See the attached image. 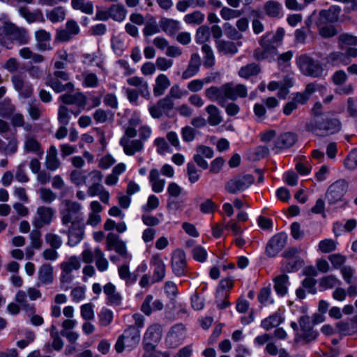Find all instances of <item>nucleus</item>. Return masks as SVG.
Listing matches in <instances>:
<instances>
[{"label":"nucleus","instance_id":"4d7b16f0","mask_svg":"<svg viewBox=\"0 0 357 357\" xmlns=\"http://www.w3.org/2000/svg\"><path fill=\"white\" fill-rule=\"evenodd\" d=\"M220 15L224 20H230L240 17L242 15V12L239 10L223 6L220 11Z\"/></svg>","mask_w":357,"mask_h":357},{"label":"nucleus","instance_id":"f03ea898","mask_svg":"<svg viewBox=\"0 0 357 357\" xmlns=\"http://www.w3.org/2000/svg\"><path fill=\"white\" fill-rule=\"evenodd\" d=\"M284 35L282 28H279L275 33H266L259 40L260 47L255 50L254 56L257 60L273 58L278 54L275 43L281 42Z\"/></svg>","mask_w":357,"mask_h":357},{"label":"nucleus","instance_id":"c9c22d12","mask_svg":"<svg viewBox=\"0 0 357 357\" xmlns=\"http://www.w3.org/2000/svg\"><path fill=\"white\" fill-rule=\"evenodd\" d=\"M149 181L151 183L152 190L156 193H160L163 191L165 181V179L160 178V173L157 169H152L149 173Z\"/></svg>","mask_w":357,"mask_h":357},{"label":"nucleus","instance_id":"7ed1b4c3","mask_svg":"<svg viewBox=\"0 0 357 357\" xmlns=\"http://www.w3.org/2000/svg\"><path fill=\"white\" fill-rule=\"evenodd\" d=\"M25 32L13 24L5 23L0 27V44L6 49H11L14 41L26 43Z\"/></svg>","mask_w":357,"mask_h":357},{"label":"nucleus","instance_id":"4468645a","mask_svg":"<svg viewBox=\"0 0 357 357\" xmlns=\"http://www.w3.org/2000/svg\"><path fill=\"white\" fill-rule=\"evenodd\" d=\"M233 281L230 278L220 280L216 292V303L219 308L222 309L230 305L227 298L229 295L228 291L233 287Z\"/></svg>","mask_w":357,"mask_h":357},{"label":"nucleus","instance_id":"c85d7f7f","mask_svg":"<svg viewBox=\"0 0 357 357\" xmlns=\"http://www.w3.org/2000/svg\"><path fill=\"white\" fill-rule=\"evenodd\" d=\"M36 40V47L41 52L50 50L52 49L50 41L51 35L43 29L38 30L35 33Z\"/></svg>","mask_w":357,"mask_h":357},{"label":"nucleus","instance_id":"09e8293b","mask_svg":"<svg viewBox=\"0 0 357 357\" xmlns=\"http://www.w3.org/2000/svg\"><path fill=\"white\" fill-rule=\"evenodd\" d=\"M160 26H158L155 19L151 17L149 20L145 23L142 32L145 37H149L157 34L160 31Z\"/></svg>","mask_w":357,"mask_h":357},{"label":"nucleus","instance_id":"49530a36","mask_svg":"<svg viewBox=\"0 0 357 357\" xmlns=\"http://www.w3.org/2000/svg\"><path fill=\"white\" fill-rule=\"evenodd\" d=\"M327 61L333 66H339L340 64L347 65L350 63L351 60L347 58L344 53L334 52L328 56Z\"/></svg>","mask_w":357,"mask_h":357},{"label":"nucleus","instance_id":"58836bf2","mask_svg":"<svg viewBox=\"0 0 357 357\" xmlns=\"http://www.w3.org/2000/svg\"><path fill=\"white\" fill-rule=\"evenodd\" d=\"M45 165L46 167L51 171L59 168L60 162L57 158V149L55 146H51L47 151Z\"/></svg>","mask_w":357,"mask_h":357},{"label":"nucleus","instance_id":"a18cd8bd","mask_svg":"<svg viewBox=\"0 0 357 357\" xmlns=\"http://www.w3.org/2000/svg\"><path fill=\"white\" fill-rule=\"evenodd\" d=\"M24 149L26 152H33L39 155L43 153V151L41 149L39 142L30 136L26 137L24 144Z\"/></svg>","mask_w":357,"mask_h":357},{"label":"nucleus","instance_id":"2f4dec72","mask_svg":"<svg viewBox=\"0 0 357 357\" xmlns=\"http://www.w3.org/2000/svg\"><path fill=\"white\" fill-rule=\"evenodd\" d=\"M171 84L169 79L165 74H160L155 80L153 86V93L155 96H160L164 94L165 91Z\"/></svg>","mask_w":357,"mask_h":357},{"label":"nucleus","instance_id":"69168bd1","mask_svg":"<svg viewBox=\"0 0 357 357\" xmlns=\"http://www.w3.org/2000/svg\"><path fill=\"white\" fill-rule=\"evenodd\" d=\"M209 38H210V32H209V29L207 26H202L198 28V29L197 30L196 36H195L196 42L197 43H200V44L204 43L205 42L208 40Z\"/></svg>","mask_w":357,"mask_h":357},{"label":"nucleus","instance_id":"20e7f679","mask_svg":"<svg viewBox=\"0 0 357 357\" xmlns=\"http://www.w3.org/2000/svg\"><path fill=\"white\" fill-rule=\"evenodd\" d=\"M140 338L139 328L134 326H130L119 337L115 344V349L118 353H121L125 349L130 351L139 344Z\"/></svg>","mask_w":357,"mask_h":357},{"label":"nucleus","instance_id":"680f3d73","mask_svg":"<svg viewBox=\"0 0 357 357\" xmlns=\"http://www.w3.org/2000/svg\"><path fill=\"white\" fill-rule=\"evenodd\" d=\"M344 166L349 170L357 168V148L353 149L344 160Z\"/></svg>","mask_w":357,"mask_h":357},{"label":"nucleus","instance_id":"f257e3e1","mask_svg":"<svg viewBox=\"0 0 357 357\" xmlns=\"http://www.w3.org/2000/svg\"><path fill=\"white\" fill-rule=\"evenodd\" d=\"M61 213L63 225L72 222L69 229L68 244L72 247L76 246L82 240L84 235V227L80 223L82 220V208L75 202L64 201Z\"/></svg>","mask_w":357,"mask_h":357},{"label":"nucleus","instance_id":"6ab92c4d","mask_svg":"<svg viewBox=\"0 0 357 357\" xmlns=\"http://www.w3.org/2000/svg\"><path fill=\"white\" fill-rule=\"evenodd\" d=\"M120 144L123 147L126 155L132 156L144 150V143L139 139H132L122 137L120 139Z\"/></svg>","mask_w":357,"mask_h":357},{"label":"nucleus","instance_id":"a878e982","mask_svg":"<svg viewBox=\"0 0 357 357\" xmlns=\"http://www.w3.org/2000/svg\"><path fill=\"white\" fill-rule=\"evenodd\" d=\"M151 265L153 266V280L159 282L165 276L166 266L159 254H155L151 259Z\"/></svg>","mask_w":357,"mask_h":357},{"label":"nucleus","instance_id":"4be33fe9","mask_svg":"<svg viewBox=\"0 0 357 357\" xmlns=\"http://www.w3.org/2000/svg\"><path fill=\"white\" fill-rule=\"evenodd\" d=\"M163 307V303L160 300H154L153 296L149 294L142 302L140 310L146 316H150L153 312L162 310Z\"/></svg>","mask_w":357,"mask_h":357},{"label":"nucleus","instance_id":"72a5a7b5","mask_svg":"<svg viewBox=\"0 0 357 357\" xmlns=\"http://www.w3.org/2000/svg\"><path fill=\"white\" fill-rule=\"evenodd\" d=\"M274 281V289L276 293L283 296L287 294L288 286L289 284V277L286 274H281L275 277Z\"/></svg>","mask_w":357,"mask_h":357},{"label":"nucleus","instance_id":"37998d69","mask_svg":"<svg viewBox=\"0 0 357 357\" xmlns=\"http://www.w3.org/2000/svg\"><path fill=\"white\" fill-rule=\"evenodd\" d=\"M283 321V318L279 313H275L267 318L263 319L261 326L266 331H269L273 328L277 327Z\"/></svg>","mask_w":357,"mask_h":357},{"label":"nucleus","instance_id":"de8ad7c7","mask_svg":"<svg viewBox=\"0 0 357 357\" xmlns=\"http://www.w3.org/2000/svg\"><path fill=\"white\" fill-rule=\"evenodd\" d=\"M20 56L26 60H31V62L34 63H40L43 61V56L40 54H36L30 50L29 47H23L19 51Z\"/></svg>","mask_w":357,"mask_h":357},{"label":"nucleus","instance_id":"a19ab883","mask_svg":"<svg viewBox=\"0 0 357 357\" xmlns=\"http://www.w3.org/2000/svg\"><path fill=\"white\" fill-rule=\"evenodd\" d=\"M60 100L66 104H75L79 107H83L86 103L85 96L80 93L75 95L63 94L60 96Z\"/></svg>","mask_w":357,"mask_h":357},{"label":"nucleus","instance_id":"f3484780","mask_svg":"<svg viewBox=\"0 0 357 357\" xmlns=\"http://www.w3.org/2000/svg\"><path fill=\"white\" fill-rule=\"evenodd\" d=\"M81 266L80 258L76 256L70 257L66 261L61 264V281L68 282L72 280L70 273L74 270H77Z\"/></svg>","mask_w":357,"mask_h":357},{"label":"nucleus","instance_id":"8fccbe9b","mask_svg":"<svg viewBox=\"0 0 357 357\" xmlns=\"http://www.w3.org/2000/svg\"><path fill=\"white\" fill-rule=\"evenodd\" d=\"M260 72V68L255 63H250L240 68L238 75L245 79H248L251 76L257 75Z\"/></svg>","mask_w":357,"mask_h":357},{"label":"nucleus","instance_id":"2eb2a0df","mask_svg":"<svg viewBox=\"0 0 357 357\" xmlns=\"http://www.w3.org/2000/svg\"><path fill=\"white\" fill-rule=\"evenodd\" d=\"M59 79L67 81L68 79V75L64 71L56 70L54 77H51L47 80V84L56 93L64 91H73V84L71 82L62 84Z\"/></svg>","mask_w":357,"mask_h":357},{"label":"nucleus","instance_id":"864d4df0","mask_svg":"<svg viewBox=\"0 0 357 357\" xmlns=\"http://www.w3.org/2000/svg\"><path fill=\"white\" fill-rule=\"evenodd\" d=\"M217 48L219 52L225 54H234L238 51L236 44L231 41L219 40L217 44Z\"/></svg>","mask_w":357,"mask_h":357},{"label":"nucleus","instance_id":"0e129e2a","mask_svg":"<svg viewBox=\"0 0 357 357\" xmlns=\"http://www.w3.org/2000/svg\"><path fill=\"white\" fill-rule=\"evenodd\" d=\"M328 259L335 269L343 267L347 261V257L339 253L330 255Z\"/></svg>","mask_w":357,"mask_h":357},{"label":"nucleus","instance_id":"774afa93","mask_svg":"<svg viewBox=\"0 0 357 357\" xmlns=\"http://www.w3.org/2000/svg\"><path fill=\"white\" fill-rule=\"evenodd\" d=\"M154 144L157 147V152L160 155L170 153L171 149L166 140L162 137L156 138Z\"/></svg>","mask_w":357,"mask_h":357},{"label":"nucleus","instance_id":"79ce46f5","mask_svg":"<svg viewBox=\"0 0 357 357\" xmlns=\"http://www.w3.org/2000/svg\"><path fill=\"white\" fill-rule=\"evenodd\" d=\"M208 114V122L211 126H218L222 121L219 109L214 105H209L206 107Z\"/></svg>","mask_w":357,"mask_h":357},{"label":"nucleus","instance_id":"603ef678","mask_svg":"<svg viewBox=\"0 0 357 357\" xmlns=\"http://www.w3.org/2000/svg\"><path fill=\"white\" fill-rule=\"evenodd\" d=\"M204 14L199 10H195L184 16L183 20L188 24H200L204 20Z\"/></svg>","mask_w":357,"mask_h":357},{"label":"nucleus","instance_id":"052dcab7","mask_svg":"<svg viewBox=\"0 0 357 357\" xmlns=\"http://www.w3.org/2000/svg\"><path fill=\"white\" fill-rule=\"evenodd\" d=\"M15 301L20 305L22 309L26 310V312L33 311V307L27 303L26 294L25 291L19 290L15 295Z\"/></svg>","mask_w":357,"mask_h":357},{"label":"nucleus","instance_id":"1a4fd4ad","mask_svg":"<svg viewBox=\"0 0 357 357\" xmlns=\"http://www.w3.org/2000/svg\"><path fill=\"white\" fill-rule=\"evenodd\" d=\"M162 328L160 324H154L149 326L144 335V347L146 352L155 350L156 344L161 340Z\"/></svg>","mask_w":357,"mask_h":357},{"label":"nucleus","instance_id":"cd10ccee","mask_svg":"<svg viewBox=\"0 0 357 357\" xmlns=\"http://www.w3.org/2000/svg\"><path fill=\"white\" fill-rule=\"evenodd\" d=\"M129 85L138 87L141 96L149 100L151 98V93L149 89V84L142 77L133 76L127 79Z\"/></svg>","mask_w":357,"mask_h":357},{"label":"nucleus","instance_id":"39448f33","mask_svg":"<svg viewBox=\"0 0 357 357\" xmlns=\"http://www.w3.org/2000/svg\"><path fill=\"white\" fill-rule=\"evenodd\" d=\"M296 65L305 76L319 77L322 75L324 69L318 61L307 54H301L296 59Z\"/></svg>","mask_w":357,"mask_h":357},{"label":"nucleus","instance_id":"aec40b11","mask_svg":"<svg viewBox=\"0 0 357 357\" xmlns=\"http://www.w3.org/2000/svg\"><path fill=\"white\" fill-rule=\"evenodd\" d=\"M227 99L235 100L238 98H245L248 95L246 86L242 84H234L232 82L225 84Z\"/></svg>","mask_w":357,"mask_h":357},{"label":"nucleus","instance_id":"f8f14e48","mask_svg":"<svg viewBox=\"0 0 357 357\" xmlns=\"http://www.w3.org/2000/svg\"><path fill=\"white\" fill-rule=\"evenodd\" d=\"M106 249L114 250L117 254L123 258H131L128 254L126 244L120 237L114 233H109L106 237Z\"/></svg>","mask_w":357,"mask_h":357},{"label":"nucleus","instance_id":"9d476101","mask_svg":"<svg viewBox=\"0 0 357 357\" xmlns=\"http://www.w3.org/2000/svg\"><path fill=\"white\" fill-rule=\"evenodd\" d=\"M254 181V177L250 174L238 176L227 182L225 190L231 194H237L249 188Z\"/></svg>","mask_w":357,"mask_h":357},{"label":"nucleus","instance_id":"473e14b6","mask_svg":"<svg viewBox=\"0 0 357 357\" xmlns=\"http://www.w3.org/2000/svg\"><path fill=\"white\" fill-rule=\"evenodd\" d=\"M282 6L278 1L270 0L264 5V11L269 17L278 18L282 15Z\"/></svg>","mask_w":357,"mask_h":357},{"label":"nucleus","instance_id":"412c9836","mask_svg":"<svg viewBox=\"0 0 357 357\" xmlns=\"http://www.w3.org/2000/svg\"><path fill=\"white\" fill-rule=\"evenodd\" d=\"M206 97L211 101L217 102L224 107L227 100L225 84L221 86H211L204 91Z\"/></svg>","mask_w":357,"mask_h":357},{"label":"nucleus","instance_id":"ea45409f","mask_svg":"<svg viewBox=\"0 0 357 357\" xmlns=\"http://www.w3.org/2000/svg\"><path fill=\"white\" fill-rule=\"evenodd\" d=\"M104 293L107 295L111 304L115 305H120L122 297L119 293L116 291V287L113 284L109 282L105 285Z\"/></svg>","mask_w":357,"mask_h":357},{"label":"nucleus","instance_id":"9b49d317","mask_svg":"<svg viewBox=\"0 0 357 357\" xmlns=\"http://www.w3.org/2000/svg\"><path fill=\"white\" fill-rule=\"evenodd\" d=\"M172 272L178 277L185 275L187 273V262L185 252L177 249L172 252L171 258Z\"/></svg>","mask_w":357,"mask_h":357},{"label":"nucleus","instance_id":"338daca9","mask_svg":"<svg viewBox=\"0 0 357 357\" xmlns=\"http://www.w3.org/2000/svg\"><path fill=\"white\" fill-rule=\"evenodd\" d=\"M72 181L77 185H82L86 183L87 174L79 170L73 171L70 175Z\"/></svg>","mask_w":357,"mask_h":357},{"label":"nucleus","instance_id":"ddd939ff","mask_svg":"<svg viewBox=\"0 0 357 357\" xmlns=\"http://www.w3.org/2000/svg\"><path fill=\"white\" fill-rule=\"evenodd\" d=\"M287 236L284 233L274 235L266 246V254L270 257L276 256L286 245Z\"/></svg>","mask_w":357,"mask_h":357},{"label":"nucleus","instance_id":"a211bd4d","mask_svg":"<svg viewBox=\"0 0 357 357\" xmlns=\"http://www.w3.org/2000/svg\"><path fill=\"white\" fill-rule=\"evenodd\" d=\"M12 82L16 91L19 93L21 99H31L32 87L28 83L24 82L22 75H15L12 77Z\"/></svg>","mask_w":357,"mask_h":357},{"label":"nucleus","instance_id":"5701e85b","mask_svg":"<svg viewBox=\"0 0 357 357\" xmlns=\"http://www.w3.org/2000/svg\"><path fill=\"white\" fill-rule=\"evenodd\" d=\"M37 278L38 287L52 284L54 281L53 267L47 264L40 266L38 271Z\"/></svg>","mask_w":357,"mask_h":357},{"label":"nucleus","instance_id":"f704fd0d","mask_svg":"<svg viewBox=\"0 0 357 357\" xmlns=\"http://www.w3.org/2000/svg\"><path fill=\"white\" fill-rule=\"evenodd\" d=\"M316 26L317 27V31L319 35L324 38H329L336 36L338 33L336 28L328 23L317 21Z\"/></svg>","mask_w":357,"mask_h":357},{"label":"nucleus","instance_id":"b1692460","mask_svg":"<svg viewBox=\"0 0 357 357\" xmlns=\"http://www.w3.org/2000/svg\"><path fill=\"white\" fill-rule=\"evenodd\" d=\"M297 140V137L292 132L281 134L274 142L273 150L278 153V151L287 149L293 146Z\"/></svg>","mask_w":357,"mask_h":357},{"label":"nucleus","instance_id":"6e6d98bb","mask_svg":"<svg viewBox=\"0 0 357 357\" xmlns=\"http://www.w3.org/2000/svg\"><path fill=\"white\" fill-rule=\"evenodd\" d=\"M47 18L51 22L55 23L63 21L66 16L65 10L61 7H57L50 11L47 12Z\"/></svg>","mask_w":357,"mask_h":357},{"label":"nucleus","instance_id":"5fc2aeb1","mask_svg":"<svg viewBox=\"0 0 357 357\" xmlns=\"http://www.w3.org/2000/svg\"><path fill=\"white\" fill-rule=\"evenodd\" d=\"M319 287L324 289H332L341 284V282L333 275H329L319 280Z\"/></svg>","mask_w":357,"mask_h":357},{"label":"nucleus","instance_id":"4c0bfd02","mask_svg":"<svg viewBox=\"0 0 357 357\" xmlns=\"http://www.w3.org/2000/svg\"><path fill=\"white\" fill-rule=\"evenodd\" d=\"M127 9L122 4L116 3L111 6L108 10L109 17L116 22H123L127 15Z\"/></svg>","mask_w":357,"mask_h":357},{"label":"nucleus","instance_id":"13d9d810","mask_svg":"<svg viewBox=\"0 0 357 357\" xmlns=\"http://www.w3.org/2000/svg\"><path fill=\"white\" fill-rule=\"evenodd\" d=\"M318 248L320 252L329 253L336 250L337 243L333 239L326 238L319 243Z\"/></svg>","mask_w":357,"mask_h":357},{"label":"nucleus","instance_id":"423d86ee","mask_svg":"<svg viewBox=\"0 0 357 357\" xmlns=\"http://www.w3.org/2000/svg\"><path fill=\"white\" fill-rule=\"evenodd\" d=\"M340 129L341 123L335 118H326L321 121L314 120L306 124V130L317 135H319V131L324 132L326 134H334Z\"/></svg>","mask_w":357,"mask_h":357},{"label":"nucleus","instance_id":"c03bdc74","mask_svg":"<svg viewBox=\"0 0 357 357\" xmlns=\"http://www.w3.org/2000/svg\"><path fill=\"white\" fill-rule=\"evenodd\" d=\"M206 2L204 0H179L176 5V9L179 12H185L188 8L204 7Z\"/></svg>","mask_w":357,"mask_h":357},{"label":"nucleus","instance_id":"c756f323","mask_svg":"<svg viewBox=\"0 0 357 357\" xmlns=\"http://www.w3.org/2000/svg\"><path fill=\"white\" fill-rule=\"evenodd\" d=\"M200 65L199 56L197 54H192L187 68L182 73V78L186 79L195 75L199 72Z\"/></svg>","mask_w":357,"mask_h":357},{"label":"nucleus","instance_id":"dca6fc26","mask_svg":"<svg viewBox=\"0 0 357 357\" xmlns=\"http://www.w3.org/2000/svg\"><path fill=\"white\" fill-rule=\"evenodd\" d=\"M54 211L51 208L40 206L37 209L32 224L36 228L40 229L51 223Z\"/></svg>","mask_w":357,"mask_h":357},{"label":"nucleus","instance_id":"e433bc0d","mask_svg":"<svg viewBox=\"0 0 357 357\" xmlns=\"http://www.w3.org/2000/svg\"><path fill=\"white\" fill-rule=\"evenodd\" d=\"M160 26L167 34L174 35L180 29V23L173 19L162 17L160 20Z\"/></svg>","mask_w":357,"mask_h":357},{"label":"nucleus","instance_id":"0eeeda50","mask_svg":"<svg viewBox=\"0 0 357 357\" xmlns=\"http://www.w3.org/2000/svg\"><path fill=\"white\" fill-rule=\"evenodd\" d=\"M300 331L296 334V342L303 341L305 343L315 340L317 337V332L313 329V324L310 317L303 315L299 320Z\"/></svg>","mask_w":357,"mask_h":357},{"label":"nucleus","instance_id":"6e6552de","mask_svg":"<svg viewBox=\"0 0 357 357\" xmlns=\"http://www.w3.org/2000/svg\"><path fill=\"white\" fill-rule=\"evenodd\" d=\"M347 190V182L344 179H339L328 187L325 194V198L329 204H335L342 201Z\"/></svg>","mask_w":357,"mask_h":357},{"label":"nucleus","instance_id":"7c9ffc66","mask_svg":"<svg viewBox=\"0 0 357 357\" xmlns=\"http://www.w3.org/2000/svg\"><path fill=\"white\" fill-rule=\"evenodd\" d=\"M340 8L338 6H331L328 10H322L319 12L317 21L326 23H333L338 20Z\"/></svg>","mask_w":357,"mask_h":357},{"label":"nucleus","instance_id":"e2e57ef3","mask_svg":"<svg viewBox=\"0 0 357 357\" xmlns=\"http://www.w3.org/2000/svg\"><path fill=\"white\" fill-rule=\"evenodd\" d=\"M119 275L121 279L126 281V284H131L135 282L136 279L132 278L129 266L127 264H123L118 268Z\"/></svg>","mask_w":357,"mask_h":357},{"label":"nucleus","instance_id":"bf43d9fd","mask_svg":"<svg viewBox=\"0 0 357 357\" xmlns=\"http://www.w3.org/2000/svg\"><path fill=\"white\" fill-rule=\"evenodd\" d=\"M338 43L341 47L343 45H357V36L351 33H343L338 36Z\"/></svg>","mask_w":357,"mask_h":357},{"label":"nucleus","instance_id":"393cba45","mask_svg":"<svg viewBox=\"0 0 357 357\" xmlns=\"http://www.w3.org/2000/svg\"><path fill=\"white\" fill-rule=\"evenodd\" d=\"M79 32V27L74 20L66 22V28L57 31L56 38L61 41H68Z\"/></svg>","mask_w":357,"mask_h":357},{"label":"nucleus","instance_id":"bb28decb","mask_svg":"<svg viewBox=\"0 0 357 357\" xmlns=\"http://www.w3.org/2000/svg\"><path fill=\"white\" fill-rule=\"evenodd\" d=\"M185 337V327L181 325L173 326L167 335V341L172 347H176Z\"/></svg>","mask_w":357,"mask_h":357},{"label":"nucleus","instance_id":"3c124183","mask_svg":"<svg viewBox=\"0 0 357 357\" xmlns=\"http://www.w3.org/2000/svg\"><path fill=\"white\" fill-rule=\"evenodd\" d=\"M19 13L29 23L40 21L43 17V15L40 11L37 10L31 13L27 8H20L19 9Z\"/></svg>","mask_w":357,"mask_h":357}]
</instances>
